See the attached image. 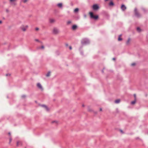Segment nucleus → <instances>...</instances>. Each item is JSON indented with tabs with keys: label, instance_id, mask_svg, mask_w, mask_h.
Instances as JSON below:
<instances>
[{
	"label": "nucleus",
	"instance_id": "f257e3e1",
	"mask_svg": "<svg viewBox=\"0 0 148 148\" xmlns=\"http://www.w3.org/2000/svg\"><path fill=\"white\" fill-rule=\"evenodd\" d=\"M52 33L54 35H57L60 33V30L57 27H53L52 29Z\"/></svg>",
	"mask_w": 148,
	"mask_h": 148
},
{
	"label": "nucleus",
	"instance_id": "f03ea898",
	"mask_svg": "<svg viewBox=\"0 0 148 148\" xmlns=\"http://www.w3.org/2000/svg\"><path fill=\"white\" fill-rule=\"evenodd\" d=\"M90 18H93L95 19H97L98 18V15L95 16L93 15V13L92 12H90L89 13Z\"/></svg>",
	"mask_w": 148,
	"mask_h": 148
},
{
	"label": "nucleus",
	"instance_id": "7ed1b4c3",
	"mask_svg": "<svg viewBox=\"0 0 148 148\" xmlns=\"http://www.w3.org/2000/svg\"><path fill=\"white\" fill-rule=\"evenodd\" d=\"M28 27V25L22 26L21 27V29L23 31L25 32L26 31Z\"/></svg>",
	"mask_w": 148,
	"mask_h": 148
},
{
	"label": "nucleus",
	"instance_id": "20e7f679",
	"mask_svg": "<svg viewBox=\"0 0 148 148\" xmlns=\"http://www.w3.org/2000/svg\"><path fill=\"white\" fill-rule=\"evenodd\" d=\"M37 87L41 90H43V87L42 85L40 83H38L37 84Z\"/></svg>",
	"mask_w": 148,
	"mask_h": 148
},
{
	"label": "nucleus",
	"instance_id": "39448f33",
	"mask_svg": "<svg viewBox=\"0 0 148 148\" xmlns=\"http://www.w3.org/2000/svg\"><path fill=\"white\" fill-rule=\"evenodd\" d=\"M89 43V41L88 40L86 39H83L82 41V43L83 44H86Z\"/></svg>",
	"mask_w": 148,
	"mask_h": 148
},
{
	"label": "nucleus",
	"instance_id": "423d86ee",
	"mask_svg": "<svg viewBox=\"0 0 148 148\" xmlns=\"http://www.w3.org/2000/svg\"><path fill=\"white\" fill-rule=\"evenodd\" d=\"M92 8L94 10H97L99 9V7L97 4H95L93 5Z\"/></svg>",
	"mask_w": 148,
	"mask_h": 148
},
{
	"label": "nucleus",
	"instance_id": "0eeeda50",
	"mask_svg": "<svg viewBox=\"0 0 148 148\" xmlns=\"http://www.w3.org/2000/svg\"><path fill=\"white\" fill-rule=\"evenodd\" d=\"M134 12L136 16L137 17H139L140 16L137 10V9L136 8H135L134 9Z\"/></svg>",
	"mask_w": 148,
	"mask_h": 148
},
{
	"label": "nucleus",
	"instance_id": "6e6552de",
	"mask_svg": "<svg viewBox=\"0 0 148 148\" xmlns=\"http://www.w3.org/2000/svg\"><path fill=\"white\" fill-rule=\"evenodd\" d=\"M22 145V142L21 141H18L16 143V146L19 147L21 146Z\"/></svg>",
	"mask_w": 148,
	"mask_h": 148
},
{
	"label": "nucleus",
	"instance_id": "1a4fd4ad",
	"mask_svg": "<svg viewBox=\"0 0 148 148\" xmlns=\"http://www.w3.org/2000/svg\"><path fill=\"white\" fill-rule=\"evenodd\" d=\"M121 8L122 10L124 11L126 9V7L124 5H122L121 7Z\"/></svg>",
	"mask_w": 148,
	"mask_h": 148
},
{
	"label": "nucleus",
	"instance_id": "9d476101",
	"mask_svg": "<svg viewBox=\"0 0 148 148\" xmlns=\"http://www.w3.org/2000/svg\"><path fill=\"white\" fill-rule=\"evenodd\" d=\"M49 21L51 23H53L55 22V20L53 18H50L49 20Z\"/></svg>",
	"mask_w": 148,
	"mask_h": 148
},
{
	"label": "nucleus",
	"instance_id": "9b49d317",
	"mask_svg": "<svg viewBox=\"0 0 148 148\" xmlns=\"http://www.w3.org/2000/svg\"><path fill=\"white\" fill-rule=\"evenodd\" d=\"M41 106L45 108V110L47 111L48 110V109L47 107L45 105H41Z\"/></svg>",
	"mask_w": 148,
	"mask_h": 148
},
{
	"label": "nucleus",
	"instance_id": "f8f14e48",
	"mask_svg": "<svg viewBox=\"0 0 148 148\" xmlns=\"http://www.w3.org/2000/svg\"><path fill=\"white\" fill-rule=\"evenodd\" d=\"M131 40L130 38H129L127 40L126 44V45H128L130 44V41H131Z\"/></svg>",
	"mask_w": 148,
	"mask_h": 148
},
{
	"label": "nucleus",
	"instance_id": "ddd939ff",
	"mask_svg": "<svg viewBox=\"0 0 148 148\" xmlns=\"http://www.w3.org/2000/svg\"><path fill=\"white\" fill-rule=\"evenodd\" d=\"M77 27V25H74L72 26V28L73 30H75L76 29Z\"/></svg>",
	"mask_w": 148,
	"mask_h": 148
},
{
	"label": "nucleus",
	"instance_id": "4468645a",
	"mask_svg": "<svg viewBox=\"0 0 148 148\" xmlns=\"http://www.w3.org/2000/svg\"><path fill=\"white\" fill-rule=\"evenodd\" d=\"M52 123L55 125H57L58 124V122L56 121H52Z\"/></svg>",
	"mask_w": 148,
	"mask_h": 148
},
{
	"label": "nucleus",
	"instance_id": "2eb2a0df",
	"mask_svg": "<svg viewBox=\"0 0 148 148\" xmlns=\"http://www.w3.org/2000/svg\"><path fill=\"white\" fill-rule=\"evenodd\" d=\"M44 47L43 45H42L41 47H38L37 48V49H44Z\"/></svg>",
	"mask_w": 148,
	"mask_h": 148
},
{
	"label": "nucleus",
	"instance_id": "dca6fc26",
	"mask_svg": "<svg viewBox=\"0 0 148 148\" xmlns=\"http://www.w3.org/2000/svg\"><path fill=\"white\" fill-rule=\"evenodd\" d=\"M120 101V99H117L115 101V103H118Z\"/></svg>",
	"mask_w": 148,
	"mask_h": 148
},
{
	"label": "nucleus",
	"instance_id": "f3484780",
	"mask_svg": "<svg viewBox=\"0 0 148 148\" xmlns=\"http://www.w3.org/2000/svg\"><path fill=\"white\" fill-rule=\"evenodd\" d=\"M62 3H59L57 4V6L59 8H61L62 7Z\"/></svg>",
	"mask_w": 148,
	"mask_h": 148
},
{
	"label": "nucleus",
	"instance_id": "a211bd4d",
	"mask_svg": "<svg viewBox=\"0 0 148 148\" xmlns=\"http://www.w3.org/2000/svg\"><path fill=\"white\" fill-rule=\"evenodd\" d=\"M72 23V21L71 20H69L67 21L66 24L67 25L70 24Z\"/></svg>",
	"mask_w": 148,
	"mask_h": 148
},
{
	"label": "nucleus",
	"instance_id": "6ab92c4d",
	"mask_svg": "<svg viewBox=\"0 0 148 148\" xmlns=\"http://www.w3.org/2000/svg\"><path fill=\"white\" fill-rule=\"evenodd\" d=\"M122 36V35L121 34L119 36L118 40L119 41H121L122 40V38H121V37Z\"/></svg>",
	"mask_w": 148,
	"mask_h": 148
},
{
	"label": "nucleus",
	"instance_id": "aec40b11",
	"mask_svg": "<svg viewBox=\"0 0 148 148\" xmlns=\"http://www.w3.org/2000/svg\"><path fill=\"white\" fill-rule=\"evenodd\" d=\"M51 72H49L47 73V74L46 75V76L48 77L50 76Z\"/></svg>",
	"mask_w": 148,
	"mask_h": 148
},
{
	"label": "nucleus",
	"instance_id": "412c9836",
	"mask_svg": "<svg viewBox=\"0 0 148 148\" xmlns=\"http://www.w3.org/2000/svg\"><path fill=\"white\" fill-rule=\"evenodd\" d=\"M9 144H10L11 142L12 141V138L11 137V136H10L9 137Z\"/></svg>",
	"mask_w": 148,
	"mask_h": 148
},
{
	"label": "nucleus",
	"instance_id": "4be33fe9",
	"mask_svg": "<svg viewBox=\"0 0 148 148\" xmlns=\"http://www.w3.org/2000/svg\"><path fill=\"white\" fill-rule=\"evenodd\" d=\"M136 100H135L134 99V101H132L131 102V103L132 104L134 105L135 104L136 102Z\"/></svg>",
	"mask_w": 148,
	"mask_h": 148
},
{
	"label": "nucleus",
	"instance_id": "5701e85b",
	"mask_svg": "<svg viewBox=\"0 0 148 148\" xmlns=\"http://www.w3.org/2000/svg\"><path fill=\"white\" fill-rule=\"evenodd\" d=\"M79 11V9L78 8H75L74 10V12H78Z\"/></svg>",
	"mask_w": 148,
	"mask_h": 148
},
{
	"label": "nucleus",
	"instance_id": "b1692460",
	"mask_svg": "<svg viewBox=\"0 0 148 148\" xmlns=\"http://www.w3.org/2000/svg\"><path fill=\"white\" fill-rule=\"evenodd\" d=\"M109 5L110 6H112V5H114V4L113 3L112 1H111L110 3L109 4Z\"/></svg>",
	"mask_w": 148,
	"mask_h": 148
},
{
	"label": "nucleus",
	"instance_id": "393cba45",
	"mask_svg": "<svg viewBox=\"0 0 148 148\" xmlns=\"http://www.w3.org/2000/svg\"><path fill=\"white\" fill-rule=\"evenodd\" d=\"M137 30L139 32H140L141 31L139 27H137Z\"/></svg>",
	"mask_w": 148,
	"mask_h": 148
},
{
	"label": "nucleus",
	"instance_id": "a878e982",
	"mask_svg": "<svg viewBox=\"0 0 148 148\" xmlns=\"http://www.w3.org/2000/svg\"><path fill=\"white\" fill-rule=\"evenodd\" d=\"M136 64L135 63H132L131 64L132 66H134L136 65Z\"/></svg>",
	"mask_w": 148,
	"mask_h": 148
},
{
	"label": "nucleus",
	"instance_id": "bb28decb",
	"mask_svg": "<svg viewBox=\"0 0 148 148\" xmlns=\"http://www.w3.org/2000/svg\"><path fill=\"white\" fill-rule=\"evenodd\" d=\"M17 0H10V2H13L16 1Z\"/></svg>",
	"mask_w": 148,
	"mask_h": 148
},
{
	"label": "nucleus",
	"instance_id": "cd10ccee",
	"mask_svg": "<svg viewBox=\"0 0 148 148\" xmlns=\"http://www.w3.org/2000/svg\"><path fill=\"white\" fill-rule=\"evenodd\" d=\"M134 99L136 100V96L135 94L134 95Z\"/></svg>",
	"mask_w": 148,
	"mask_h": 148
},
{
	"label": "nucleus",
	"instance_id": "c85d7f7f",
	"mask_svg": "<svg viewBox=\"0 0 148 148\" xmlns=\"http://www.w3.org/2000/svg\"><path fill=\"white\" fill-rule=\"evenodd\" d=\"M35 41L37 42H40L39 41V40L38 39H35Z\"/></svg>",
	"mask_w": 148,
	"mask_h": 148
},
{
	"label": "nucleus",
	"instance_id": "c756f323",
	"mask_svg": "<svg viewBox=\"0 0 148 148\" xmlns=\"http://www.w3.org/2000/svg\"><path fill=\"white\" fill-rule=\"evenodd\" d=\"M28 1V0H24L23 1V2L24 3H25L27 1Z\"/></svg>",
	"mask_w": 148,
	"mask_h": 148
},
{
	"label": "nucleus",
	"instance_id": "7c9ffc66",
	"mask_svg": "<svg viewBox=\"0 0 148 148\" xmlns=\"http://www.w3.org/2000/svg\"><path fill=\"white\" fill-rule=\"evenodd\" d=\"M8 134L9 136V137H10V136H11V133H10V132H8Z\"/></svg>",
	"mask_w": 148,
	"mask_h": 148
},
{
	"label": "nucleus",
	"instance_id": "2f4dec72",
	"mask_svg": "<svg viewBox=\"0 0 148 148\" xmlns=\"http://www.w3.org/2000/svg\"><path fill=\"white\" fill-rule=\"evenodd\" d=\"M39 29L38 27H36L35 28V30L36 31H38L39 30Z\"/></svg>",
	"mask_w": 148,
	"mask_h": 148
},
{
	"label": "nucleus",
	"instance_id": "473e14b6",
	"mask_svg": "<svg viewBox=\"0 0 148 148\" xmlns=\"http://www.w3.org/2000/svg\"><path fill=\"white\" fill-rule=\"evenodd\" d=\"M120 132H121V133H122L123 134L124 133V132H123V131L122 130H120Z\"/></svg>",
	"mask_w": 148,
	"mask_h": 148
},
{
	"label": "nucleus",
	"instance_id": "72a5a7b5",
	"mask_svg": "<svg viewBox=\"0 0 148 148\" xmlns=\"http://www.w3.org/2000/svg\"><path fill=\"white\" fill-rule=\"evenodd\" d=\"M69 48L70 50H71L72 49V47L71 46H70L69 47Z\"/></svg>",
	"mask_w": 148,
	"mask_h": 148
},
{
	"label": "nucleus",
	"instance_id": "f704fd0d",
	"mask_svg": "<svg viewBox=\"0 0 148 148\" xmlns=\"http://www.w3.org/2000/svg\"><path fill=\"white\" fill-rule=\"evenodd\" d=\"M8 75H9V76H10V74H6V76H8Z\"/></svg>",
	"mask_w": 148,
	"mask_h": 148
},
{
	"label": "nucleus",
	"instance_id": "c9c22d12",
	"mask_svg": "<svg viewBox=\"0 0 148 148\" xmlns=\"http://www.w3.org/2000/svg\"><path fill=\"white\" fill-rule=\"evenodd\" d=\"M6 11L7 12H9V10L8 9L6 10Z\"/></svg>",
	"mask_w": 148,
	"mask_h": 148
},
{
	"label": "nucleus",
	"instance_id": "e433bc0d",
	"mask_svg": "<svg viewBox=\"0 0 148 148\" xmlns=\"http://www.w3.org/2000/svg\"><path fill=\"white\" fill-rule=\"evenodd\" d=\"M25 96V95H23L22 96L23 98H24Z\"/></svg>",
	"mask_w": 148,
	"mask_h": 148
},
{
	"label": "nucleus",
	"instance_id": "4c0bfd02",
	"mask_svg": "<svg viewBox=\"0 0 148 148\" xmlns=\"http://www.w3.org/2000/svg\"><path fill=\"white\" fill-rule=\"evenodd\" d=\"M102 109H101V108H100V111H102Z\"/></svg>",
	"mask_w": 148,
	"mask_h": 148
},
{
	"label": "nucleus",
	"instance_id": "58836bf2",
	"mask_svg": "<svg viewBox=\"0 0 148 148\" xmlns=\"http://www.w3.org/2000/svg\"><path fill=\"white\" fill-rule=\"evenodd\" d=\"M2 23V21H0V24Z\"/></svg>",
	"mask_w": 148,
	"mask_h": 148
},
{
	"label": "nucleus",
	"instance_id": "ea45409f",
	"mask_svg": "<svg viewBox=\"0 0 148 148\" xmlns=\"http://www.w3.org/2000/svg\"><path fill=\"white\" fill-rule=\"evenodd\" d=\"M113 60H115V59L114 58H113Z\"/></svg>",
	"mask_w": 148,
	"mask_h": 148
},
{
	"label": "nucleus",
	"instance_id": "a19ab883",
	"mask_svg": "<svg viewBox=\"0 0 148 148\" xmlns=\"http://www.w3.org/2000/svg\"><path fill=\"white\" fill-rule=\"evenodd\" d=\"M66 46H68V44H66Z\"/></svg>",
	"mask_w": 148,
	"mask_h": 148
},
{
	"label": "nucleus",
	"instance_id": "79ce46f5",
	"mask_svg": "<svg viewBox=\"0 0 148 148\" xmlns=\"http://www.w3.org/2000/svg\"><path fill=\"white\" fill-rule=\"evenodd\" d=\"M82 106H83V107H84V105H83Z\"/></svg>",
	"mask_w": 148,
	"mask_h": 148
}]
</instances>
